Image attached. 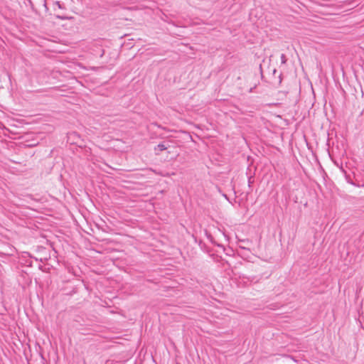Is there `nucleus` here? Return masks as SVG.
Here are the masks:
<instances>
[{
  "label": "nucleus",
  "instance_id": "1",
  "mask_svg": "<svg viewBox=\"0 0 364 364\" xmlns=\"http://www.w3.org/2000/svg\"><path fill=\"white\" fill-rule=\"evenodd\" d=\"M168 149V146H166V145L165 144V143H164V142H163V143H160V144H159L157 145V146H156V147L154 148V151H156L157 149H159V151H164V150H166V149Z\"/></svg>",
  "mask_w": 364,
  "mask_h": 364
},
{
  "label": "nucleus",
  "instance_id": "2",
  "mask_svg": "<svg viewBox=\"0 0 364 364\" xmlns=\"http://www.w3.org/2000/svg\"><path fill=\"white\" fill-rule=\"evenodd\" d=\"M280 58H281V62H282V64H285V63H286V62H287V57H286L285 54L282 53V54L281 55Z\"/></svg>",
  "mask_w": 364,
  "mask_h": 364
},
{
  "label": "nucleus",
  "instance_id": "3",
  "mask_svg": "<svg viewBox=\"0 0 364 364\" xmlns=\"http://www.w3.org/2000/svg\"><path fill=\"white\" fill-rule=\"evenodd\" d=\"M57 4H58L59 7H60V2H57Z\"/></svg>",
  "mask_w": 364,
  "mask_h": 364
}]
</instances>
